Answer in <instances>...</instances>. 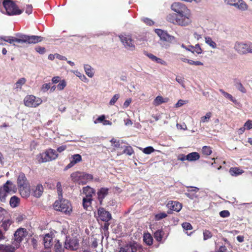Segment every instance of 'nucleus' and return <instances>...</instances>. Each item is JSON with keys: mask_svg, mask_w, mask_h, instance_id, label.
<instances>
[{"mask_svg": "<svg viewBox=\"0 0 252 252\" xmlns=\"http://www.w3.org/2000/svg\"><path fill=\"white\" fill-rule=\"evenodd\" d=\"M212 116V113L210 112H207L205 116L202 117L200 119V123L208 122Z\"/></svg>", "mask_w": 252, "mask_h": 252, "instance_id": "obj_43", "label": "nucleus"}, {"mask_svg": "<svg viewBox=\"0 0 252 252\" xmlns=\"http://www.w3.org/2000/svg\"><path fill=\"white\" fill-rule=\"evenodd\" d=\"M202 153L206 156H209L212 153L211 148L207 146H205L202 147Z\"/></svg>", "mask_w": 252, "mask_h": 252, "instance_id": "obj_44", "label": "nucleus"}, {"mask_svg": "<svg viewBox=\"0 0 252 252\" xmlns=\"http://www.w3.org/2000/svg\"><path fill=\"white\" fill-rule=\"evenodd\" d=\"M19 202H20L19 198L16 196H13L10 199V201H9L10 205L12 208H15L17 206H18V205L19 203Z\"/></svg>", "mask_w": 252, "mask_h": 252, "instance_id": "obj_37", "label": "nucleus"}, {"mask_svg": "<svg viewBox=\"0 0 252 252\" xmlns=\"http://www.w3.org/2000/svg\"><path fill=\"white\" fill-rule=\"evenodd\" d=\"M92 200V198L84 197L83 199V206L84 208L88 209V207L91 206Z\"/></svg>", "mask_w": 252, "mask_h": 252, "instance_id": "obj_38", "label": "nucleus"}, {"mask_svg": "<svg viewBox=\"0 0 252 252\" xmlns=\"http://www.w3.org/2000/svg\"><path fill=\"white\" fill-rule=\"evenodd\" d=\"M26 82V79L23 77L17 80V81L15 84L14 89L17 90H21L22 88V86L24 85Z\"/></svg>", "mask_w": 252, "mask_h": 252, "instance_id": "obj_35", "label": "nucleus"}, {"mask_svg": "<svg viewBox=\"0 0 252 252\" xmlns=\"http://www.w3.org/2000/svg\"><path fill=\"white\" fill-rule=\"evenodd\" d=\"M11 223L12 221L10 220H4L2 222L1 227L6 231Z\"/></svg>", "mask_w": 252, "mask_h": 252, "instance_id": "obj_47", "label": "nucleus"}, {"mask_svg": "<svg viewBox=\"0 0 252 252\" xmlns=\"http://www.w3.org/2000/svg\"><path fill=\"white\" fill-rule=\"evenodd\" d=\"M78 246L79 242L76 238H66L65 242V247L66 249L71 250H75L77 249Z\"/></svg>", "mask_w": 252, "mask_h": 252, "instance_id": "obj_12", "label": "nucleus"}, {"mask_svg": "<svg viewBox=\"0 0 252 252\" xmlns=\"http://www.w3.org/2000/svg\"><path fill=\"white\" fill-rule=\"evenodd\" d=\"M52 241V235L50 234H46L43 239L45 248H50L53 245Z\"/></svg>", "mask_w": 252, "mask_h": 252, "instance_id": "obj_22", "label": "nucleus"}, {"mask_svg": "<svg viewBox=\"0 0 252 252\" xmlns=\"http://www.w3.org/2000/svg\"><path fill=\"white\" fill-rule=\"evenodd\" d=\"M27 235L26 229L23 228L18 229L14 233V239L16 243L19 244Z\"/></svg>", "mask_w": 252, "mask_h": 252, "instance_id": "obj_15", "label": "nucleus"}, {"mask_svg": "<svg viewBox=\"0 0 252 252\" xmlns=\"http://www.w3.org/2000/svg\"><path fill=\"white\" fill-rule=\"evenodd\" d=\"M32 5H27L26 8V12L28 14H30L32 13Z\"/></svg>", "mask_w": 252, "mask_h": 252, "instance_id": "obj_62", "label": "nucleus"}, {"mask_svg": "<svg viewBox=\"0 0 252 252\" xmlns=\"http://www.w3.org/2000/svg\"><path fill=\"white\" fill-rule=\"evenodd\" d=\"M220 215L222 218H226L230 216V213L227 210H223L220 212Z\"/></svg>", "mask_w": 252, "mask_h": 252, "instance_id": "obj_59", "label": "nucleus"}, {"mask_svg": "<svg viewBox=\"0 0 252 252\" xmlns=\"http://www.w3.org/2000/svg\"><path fill=\"white\" fill-rule=\"evenodd\" d=\"M200 158L199 154L197 152H192L187 155V160L193 161L198 160Z\"/></svg>", "mask_w": 252, "mask_h": 252, "instance_id": "obj_31", "label": "nucleus"}, {"mask_svg": "<svg viewBox=\"0 0 252 252\" xmlns=\"http://www.w3.org/2000/svg\"><path fill=\"white\" fill-rule=\"evenodd\" d=\"M164 233L161 230H158L155 232L154 236L157 241L160 242L162 239V236Z\"/></svg>", "mask_w": 252, "mask_h": 252, "instance_id": "obj_42", "label": "nucleus"}, {"mask_svg": "<svg viewBox=\"0 0 252 252\" xmlns=\"http://www.w3.org/2000/svg\"><path fill=\"white\" fill-rule=\"evenodd\" d=\"M229 172L232 176H237L242 174L244 171L237 167H232L230 169Z\"/></svg>", "mask_w": 252, "mask_h": 252, "instance_id": "obj_36", "label": "nucleus"}, {"mask_svg": "<svg viewBox=\"0 0 252 252\" xmlns=\"http://www.w3.org/2000/svg\"><path fill=\"white\" fill-rule=\"evenodd\" d=\"M110 142L112 143V144L113 145V146L115 147V148H120V141L118 140H117L116 139H115V138H112L111 140H110Z\"/></svg>", "mask_w": 252, "mask_h": 252, "instance_id": "obj_55", "label": "nucleus"}, {"mask_svg": "<svg viewBox=\"0 0 252 252\" xmlns=\"http://www.w3.org/2000/svg\"><path fill=\"white\" fill-rule=\"evenodd\" d=\"M43 38L37 35H27L22 34L16 35V42L19 43L35 44L41 42Z\"/></svg>", "mask_w": 252, "mask_h": 252, "instance_id": "obj_4", "label": "nucleus"}, {"mask_svg": "<svg viewBox=\"0 0 252 252\" xmlns=\"http://www.w3.org/2000/svg\"><path fill=\"white\" fill-rule=\"evenodd\" d=\"M235 7L241 11H246L248 9L249 6L246 2L243 0H237L235 3H234Z\"/></svg>", "mask_w": 252, "mask_h": 252, "instance_id": "obj_17", "label": "nucleus"}, {"mask_svg": "<svg viewBox=\"0 0 252 252\" xmlns=\"http://www.w3.org/2000/svg\"><path fill=\"white\" fill-rule=\"evenodd\" d=\"M169 98L168 97H163L161 95L157 96L153 101V105L155 106H158L162 103L168 102Z\"/></svg>", "mask_w": 252, "mask_h": 252, "instance_id": "obj_23", "label": "nucleus"}, {"mask_svg": "<svg viewBox=\"0 0 252 252\" xmlns=\"http://www.w3.org/2000/svg\"><path fill=\"white\" fill-rule=\"evenodd\" d=\"M244 126L246 129H251L252 128V120H248L244 124Z\"/></svg>", "mask_w": 252, "mask_h": 252, "instance_id": "obj_57", "label": "nucleus"}, {"mask_svg": "<svg viewBox=\"0 0 252 252\" xmlns=\"http://www.w3.org/2000/svg\"><path fill=\"white\" fill-rule=\"evenodd\" d=\"M98 215L99 219L103 221H108L111 219V214L103 208L98 209Z\"/></svg>", "mask_w": 252, "mask_h": 252, "instance_id": "obj_16", "label": "nucleus"}, {"mask_svg": "<svg viewBox=\"0 0 252 252\" xmlns=\"http://www.w3.org/2000/svg\"><path fill=\"white\" fill-rule=\"evenodd\" d=\"M105 118V116L104 115H101L98 117L94 121V124H97L98 123H102L103 122Z\"/></svg>", "mask_w": 252, "mask_h": 252, "instance_id": "obj_60", "label": "nucleus"}, {"mask_svg": "<svg viewBox=\"0 0 252 252\" xmlns=\"http://www.w3.org/2000/svg\"><path fill=\"white\" fill-rule=\"evenodd\" d=\"M1 40H2L5 42H8L10 44H13L15 45V42H16V37L13 36H2L0 37Z\"/></svg>", "mask_w": 252, "mask_h": 252, "instance_id": "obj_39", "label": "nucleus"}, {"mask_svg": "<svg viewBox=\"0 0 252 252\" xmlns=\"http://www.w3.org/2000/svg\"><path fill=\"white\" fill-rule=\"evenodd\" d=\"M131 98H127L125 101V102L124 103V104H123V107L124 108H126L127 107H128V106L129 105V104H130V103L131 102Z\"/></svg>", "mask_w": 252, "mask_h": 252, "instance_id": "obj_61", "label": "nucleus"}, {"mask_svg": "<svg viewBox=\"0 0 252 252\" xmlns=\"http://www.w3.org/2000/svg\"><path fill=\"white\" fill-rule=\"evenodd\" d=\"M153 240V237L150 233H147L144 234L143 241L147 245H152Z\"/></svg>", "mask_w": 252, "mask_h": 252, "instance_id": "obj_34", "label": "nucleus"}, {"mask_svg": "<svg viewBox=\"0 0 252 252\" xmlns=\"http://www.w3.org/2000/svg\"><path fill=\"white\" fill-rule=\"evenodd\" d=\"M172 22L182 27L190 25L192 23V14L190 10L189 9L177 15L175 21Z\"/></svg>", "mask_w": 252, "mask_h": 252, "instance_id": "obj_1", "label": "nucleus"}, {"mask_svg": "<svg viewBox=\"0 0 252 252\" xmlns=\"http://www.w3.org/2000/svg\"><path fill=\"white\" fill-rule=\"evenodd\" d=\"M167 206L171 210L176 212H179L182 208V206L181 203L178 202L174 201H172L169 202L167 204Z\"/></svg>", "mask_w": 252, "mask_h": 252, "instance_id": "obj_21", "label": "nucleus"}, {"mask_svg": "<svg viewBox=\"0 0 252 252\" xmlns=\"http://www.w3.org/2000/svg\"><path fill=\"white\" fill-rule=\"evenodd\" d=\"M43 188L41 185H37L34 189H33V195L36 197H39L42 194Z\"/></svg>", "mask_w": 252, "mask_h": 252, "instance_id": "obj_27", "label": "nucleus"}, {"mask_svg": "<svg viewBox=\"0 0 252 252\" xmlns=\"http://www.w3.org/2000/svg\"><path fill=\"white\" fill-rule=\"evenodd\" d=\"M119 98L120 94H114L110 99L109 104L111 106L114 105Z\"/></svg>", "mask_w": 252, "mask_h": 252, "instance_id": "obj_49", "label": "nucleus"}, {"mask_svg": "<svg viewBox=\"0 0 252 252\" xmlns=\"http://www.w3.org/2000/svg\"><path fill=\"white\" fill-rule=\"evenodd\" d=\"M108 194V189L105 188H101L98 192V199L100 202L101 203L103 199Z\"/></svg>", "mask_w": 252, "mask_h": 252, "instance_id": "obj_30", "label": "nucleus"}, {"mask_svg": "<svg viewBox=\"0 0 252 252\" xmlns=\"http://www.w3.org/2000/svg\"><path fill=\"white\" fill-rule=\"evenodd\" d=\"M84 68L86 74L88 77L92 78L94 76V72L93 71V68L91 66V65L89 64H85Z\"/></svg>", "mask_w": 252, "mask_h": 252, "instance_id": "obj_32", "label": "nucleus"}, {"mask_svg": "<svg viewBox=\"0 0 252 252\" xmlns=\"http://www.w3.org/2000/svg\"><path fill=\"white\" fill-rule=\"evenodd\" d=\"M234 49L241 55L252 54V42L237 41L234 44Z\"/></svg>", "mask_w": 252, "mask_h": 252, "instance_id": "obj_3", "label": "nucleus"}, {"mask_svg": "<svg viewBox=\"0 0 252 252\" xmlns=\"http://www.w3.org/2000/svg\"><path fill=\"white\" fill-rule=\"evenodd\" d=\"M71 178L73 182H76L79 184L85 185L92 181L93 179V176L90 174L76 172L71 174Z\"/></svg>", "mask_w": 252, "mask_h": 252, "instance_id": "obj_5", "label": "nucleus"}, {"mask_svg": "<svg viewBox=\"0 0 252 252\" xmlns=\"http://www.w3.org/2000/svg\"><path fill=\"white\" fill-rule=\"evenodd\" d=\"M57 189L59 195V197H62V185L60 182H58L57 184Z\"/></svg>", "mask_w": 252, "mask_h": 252, "instance_id": "obj_56", "label": "nucleus"}, {"mask_svg": "<svg viewBox=\"0 0 252 252\" xmlns=\"http://www.w3.org/2000/svg\"><path fill=\"white\" fill-rule=\"evenodd\" d=\"M171 8L173 11L177 13V15L189 9L185 4L178 2H174L171 5Z\"/></svg>", "mask_w": 252, "mask_h": 252, "instance_id": "obj_13", "label": "nucleus"}, {"mask_svg": "<svg viewBox=\"0 0 252 252\" xmlns=\"http://www.w3.org/2000/svg\"><path fill=\"white\" fill-rule=\"evenodd\" d=\"M73 72L76 76L78 77L80 79L84 82H88L89 80L84 74L81 73L80 72L77 70L73 71Z\"/></svg>", "mask_w": 252, "mask_h": 252, "instance_id": "obj_40", "label": "nucleus"}, {"mask_svg": "<svg viewBox=\"0 0 252 252\" xmlns=\"http://www.w3.org/2000/svg\"><path fill=\"white\" fill-rule=\"evenodd\" d=\"M167 216V214L165 213H160L155 215V219L157 220H159L166 218Z\"/></svg>", "mask_w": 252, "mask_h": 252, "instance_id": "obj_53", "label": "nucleus"}, {"mask_svg": "<svg viewBox=\"0 0 252 252\" xmlns=\"http://www.w3.org/2000/svg\"><path fill=\"white\" fill-rule=\"evenodd\" d=\"M175 80L183 88H185V81L184 77L177 75Z\"/></svg>", "mask_w": 252, "mask_h": 252, "instance_id": "obj_46", "label": "nucleus"}, {"mask_svg": "<svg viewBox=\"0 0 252 252\" xmlns=\"http://www.w3.org/2000/svg\"><path fill=\"white\" fill-rule=\"evenodd\" d=\"M12 183L10 181L7 182L0 188V200L4 202L8 194L12 191Z\"/></svg>", "mask_w": 252, "mask_h": 252, "instance_id": "obj_10", "label": "nucleus"}, {"mask_svg": "<svg viewBox=\"0 0 252 252\" xmlns=\"http://www.w3.org/2000/svg\"><path fill=\"white\" fill-rule=\"evenodd\" d=\"M141 150H142V152L145 154H150L154 152L155 151V149L151 146L147 147L143 149H141Z\"/></svg>", "mask_w": 252, "mask_h": 252, "instance_id": "obj_50", "label": "nucleus"}, {"mask_svg": "<svg viewBox=\"0 0 252 252\" xmlns=\"http://www.w3.org/2000/svg\"><path fill=\"white\" fill-rule=\"evenodd\" d=\"M58 156V155L55 150L49 149L45 152L38 154L36 158L39 162L43 163L55 160Z\"/></svg>", "mask_w": 252, "mask_h": 252, "instance_id": "obj_6", "label": "nucleus"}, {"mask_svg": "<svg viewBox=\"0 0 252 252\" xmlns=\"http://www.w3.org/2000/svg\"><path fill=\"white\" fill-rule=\"evenodd\" d=\"M15 248L10 245L0 244V252H13Z\"/></svg>", "mask_w": 252, "mask_h": 252, "instance_id": "obj_28", "label": "nucleus"}, {"mask_svg": "<svg viewBox=\"0 0 252 252\" xmlns=\"http://www.w3.org/2000/svg\"><path fill=\"white\" fill-rule=\"evenodd\" d=\"M35 50L38 53L41 54H43L45 52V49L43 47H38L36 48Z\"/></svg>", "mask_w": 252, "mask_h": 252, "instance_id": "obj_63", "label": "nucleus"}, {"mask_svg": "<svg viewBox=\"0 0 252 252\" xmlns=\"http://www.w3.org/2000/svg\"><path fill=\"white\" fill-rule=\"evenodd\" d=\"M181 47L193 53H196L197 54H200L202 52V50L198 44H196L194 46L189 45L190 48H186V46L184 44L181 45Z\"/></svg>", "mask_w": 252, "mask_h": 252, "instance_id": "obj_20", "label": "nucleus"}, {"mask_svg": "<svg viewBox=\"0 0 252 252\" xmlns=\"http://www.w3.org/2000/svg\"><path fill=\"white\" fill-rule=\"evenodd\" d=\"M236 88L242 93H246V90L240 81L236 80L235 82Z\"/></svg>", "mask_w": 252, "mask_h": 252, "instance_id": "obj_41", "label": "nucleus"}, {"mask_svg": "<svg viewBox=\"0 0 252 252\" xmlns=\"http://www.w3.org/2000/svg\"><path fill=\"white\" fill-rule=\"evenodd\" d=\"M83 193L85 194V197L92 198L93 195L95 193L94 190L89 186H87L83 188Z\"/></svg>", "mask_w": 252, "mask_h": 252, "instance_id": "obj_26", "label": "nucleus"}, {"mask_svg": "<svg viewBox=\"0 0 252 252\" xmlns=\"http://www.w3.org/2000/svg\"><path fill=\"white\" fill-rule=\"evenodd\" d=\"M212 234L210 231L207 230H205L203 232V237H204V240H206L207 239H208L212 237Z\"/></svg>", "mask_w": 252, "mask_h": 252, "instance_id": "obj_54", "label": "nucleus"}, {"mask_svg": "<svg viewBox=\"0 0 252 252\" xmlns=\"http://www.w3.org/2000/svg\"><path fill=\"white\" fill-rule=\"evenodd\" d=\"M215 252H228V250L225 246H220Z\"/></svg>", "mask_w": 252, "mask_h": 252, "instance_id": "obj_64", "label": "nucleus"}, {"mask_svg": "<svg viewBox=\"0 0 252 252\" xmlns=\"http://www.w3.org/2000/svg\"><path fill=\"white\" fill-rule=\"evenodd\" d=\"M190 189L188 190V192L185 193L186 195L189 198L193 199L197 197L196 193L198 191L199 189L196 187H191Z\"/></svg>", "mask_w": 252, "mask_h": 252, "instance_id": "obj_24", "label": "nucleus"}, {"mask_svg": "<svg viewBox=\"0 0 252 252\" xmlns=\"http://www.w3.org/2000/svg\"><path fill=\"white\" fill-rule=\"evenodd\" d=\"M119 38L125 48L127 50L133 51L135 50V42L130 35H121Z\"/></svg>", "mask_w": 252, "mask_h": 252, "instance_id": "obj_8", "label": "nucleus"}, {"mask_svg": "<svg viewBox=\"0 0 252 252\" xmlns=\"http://www.w3.org/2000/svg\"><path fill=\"white\" fill-rule=\"evenodd\" d=\"M21 195L23 197L26 198L30 195V188L29 186L26 187H18Z\"/></svg>", "mask_w": 252, "mask_h": 252, "instance_id": "obj_25", "label": "nucleus"}, {"mask_svg": "<svg viewBox=\"0 0 252 252\" xmlns=\"http://www.w3.org/2000/svg\"><path fill=\"white\" fill-rule=\"evenodd\" d=\"M188 103V100H187L180 99L176 103L175 106L176 108H179V107H180L182 106L183 105H184V104H187Z\"/></svg>", "mask_w": 252, "mask_h": 252, "instance_id": "obj_52", "label": "nucleus"}, {"mask_svg": "<svg viewBox=\"0 0 252 252\" xmlns=\"http://www.w3.org/2000/svg\"><path fill=\"white\" fill-rule=\"evenodd\" d=\"M3 5L5 13L8 15H19L22 11L18 8L17 5L11 0H4Z\"/></svg>", "mask_w": 252, "mask_h": 252, "instance_id": "obj_7", "label": "nucleus"}, {"mask_svg": "<svg viewBox=\"0 0 252 252\" xmlns=\"http://www.w3.org/2000/svg\"><path fill=\"white\" fill-rule=\"evenodd\" d=\"M155 32L162 40L171 42L175 39L174 36L169 35L166 31L160 29H156Z\"/></svg>", "mask_w": 252, "mask_h": 252, "instance_id": "obj_11", "label": "nucleus"}, {"mask_svg": "<svg viewBox=\"0 0 252 252\" xmlns=\"http://www.w3.org/2000/svg\"><path fill=\"white\" fill-rule=\"evenodd\" d=\"M205 42L212 49H216L217 47V43L209 36L204 37Z\"/></svg>", "mask_w": 252, "mask_h": 252, "instance_id": "obj_29", "label": "nucleus"}, {"mask_svg": "<svg viewBox=\"0 0 252 252\" xmlns=\"http://www.w3.org/2000/svg\"><path fill=\"white\" fill-rule=\"evenodd\" d=\"M17 185L18 187H26L29 186V184L25 174L20 173L17 179Z\"/></svg>", "mask_w": 252, "mask_h": 252, "instance_id": "obj_18", "label": "nucleus"}, {"mask_svg": "<svg viewBox=\"0 0 252 252\" xmlns=\"http://www.w3.org/2000/svg\"><path fill=\"white\" fill-rule=\"evenodd\" d=\"M183 228L186 230H191L192 228L191 225L189 222H184L182 224Z\"/></svg>", "mask_w": 252, "mask_h": 252, "instance_id": "obj_58", "label": "nucleus"}, {"mask_svg": "<svg viewBox=\"0 0 252 252\" xmlns=\"http://www.w3.org/2000/svg\"><path fill=\"white\" fill-rule=\"evenodd\" d=\"M134 153V151L131 146H125V149L122 154H126L128 156H131Z\"/></svg>", "mask_w": 252, "mask_h": 252, "instance_id": "obj_48", "label": "nucleus"}, {"mask_svg": "<svg viewBox=\"0 0 252 252\" xmlns=\"http://www.w3.org/2000/svg\"><path fill=\"white\" fill-rule=\"evenodd\" d=\"M124 248L126 252H141L143 250L141 246L136 243L127 245Z\"/></svg>", "mask_w": 252, "mask_h": 252, "instance_id": "obj_14", "label": "nucleus"}, {"mask_svg": "<svg viewBox=\"0 0 252 252\" xmlns=\"http://www.w3.org/2000/svg\"><path fill=\"white\" fill-rule=\"evenodd\" d=\"M51 88V84L50 83H45L42 85V86L41 87V91L45 93L48 90L50 89Z\"/></svg>", "mask_w": 252, "mask_h": 252, "instance_id": "obj_51", "label": "nucleus"}, {"mask_svg": "<svg viewBox=\"0 0 252 252\" xmlns=\"http://www.w3.org/2000/svg\"><path fill=\"white\" fill-rule=\"evenodd\" d=\"M81 160V156L79 154H75L71 157L70 163L66 166V168H70Z\"/></svg>", "mask_w": 252, "mask_h": 252, "instance_id": "obj_19", "label": "nucleus"}, {"mask_svg": "<svg viewBox=\"0 0 252 252\" xmlns=\"http://www.w3.org/2000/svg\"><path fill=\"white\" fill-rule=\"evenodd\" d=\"M219 91L225 98L229 99L230 101H231L235 104H236L237 103V100L235 98H234L231 94L225 92L222 89H220Z\"/></svg>", "mask_w": 252, "mask_h": 252, "instance_id": "obj_33", "label": "nucleus"}, {"mask_svg": "<svg viewBox=\"0 0 252 252\" xmlns=\"http://www.w3.org/2000/svg\"><path fill=\"white\" fill-rule=\"evenodd\" d=\"M42 99L33 95H28L24 99V103L25 106L29 107H36L41 104Z\"/></svg>", "mask_w": 252, "mask_h": 252, "instance_id": "obj_9", "label": "nucleus"}, {"mask_svg": "<svg viewBox=\"0 0 252 252\" xmlns=\"http://www.w3.org/2000/svg\"><path fill=\"white\" fill-rule=\"evenodd\" d=\"M67 85L66 82L64 80H61L57 86V89L59 91L63 90Z\"/></svg>", "mask_w": 252, "mask_h": 252, "instance_id": "obj_45", "label": "nucleus"}, {"mask_svg": "<svg viewBox=\"0 0 252 252\" xmlns=\"http://www.w3.org/2000/svg\"><path fill=\"white\" fill-rule=\"evenodd\" d=\"M53 207L55 210L61 211L66 215H70L72 212V207L69 201L62 197H59V200L55 201Z\"/></svg>", "mask_w": 252, "mask_h": 252, "instance_id": "obj_2", "label": "nucleus"}]
</instances>
